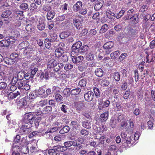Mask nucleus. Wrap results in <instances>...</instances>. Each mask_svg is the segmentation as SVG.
Here are the masks:
<instances>
[{
	"label": "nucleus",
	"mask_w": 155,
	"mask_h": 155,
	"mask_svg": "<svg viewBox=\"0 0 155 155\" xmlns=\"http://www.w3.org/2000/svg\"><path fill=\"white\" fill-rule=\"evenodd\" d=\"M48 68H53L55 71H58L63 67V64L59 63L56 59H52L48 62L47 65Z\"/></svg>",
	"instance_id": "1"
},
{
	"label": "nucleus",
	"mask_w": 155,
	"mask_h": 155,
	"mask_svg": "<svg viewBox=\"0 0 155 155\" xmlns=\"http://www.w3.org/2000/svg\"><path fill=\"white\" fill-rule=\"evenodd\" d=\"M35 118V116L32 112H29L24 115L22 119V121L23 123L25 124H31L33 122V121L34 120Z\"/></svg>",
	"instance_id": "2"
},
{
	"label": "nucleus",
	"mask_w": 155,
	"mask_h": 155,
	"mask_svg": "<svg viewBox=\"0 0 155 155\" xmlns=\"http://www.w3.org/2000/svg\"><path fill=\"white\" fill-rule=\"evenodd\" d=\"M77 55L76 52L75 51H72L71 52V55L73 57L72 60L73 62L76 64L82 62L84 59V57L82 56H79L75 57L74 54Z\"/></svg>",
	"instance_id": "3"
},
{
	"label": "nucleus",
	"mask_w": 155,
	"mask_h": 155,
	"mask_svg": "<svg viewBox=\"0 0 155 155\" xmlns=\"http://www.w3.org/2000/svg\"><path fill=\"white\" fill-rule=\"evenodd\" d=\"M114 45L113 42L109 41L103 45V48L107 54H109L111 52L110 49L113 47Z\"/></svg>",
	"instance_id": "4"
},
{
	"label": "nucleus",
	"mask_w": 155,
	"mask_h": 155,
	"mask_svg": "<svg viewBox=\"0 0 155 155\" xmlns=\"http://www.w3.org/2000/svg\"><path fill=\"white\" fill-rule=\"evenodd\" d=\"M64 145L65 147H69L71 146L74 147H76L79 145V143H78L77 140L74 141H68L64 143Z\"/></svg>",
	"instance_id": "5"
},
{
	"label": "nucleus",
	"mask_w": 155,
	"mask_h": 155,
	"mask_svg": "<svg viewBox=\"0 0 155 155\" xmlns=\"http://www.w3.org/2000/svg\"><path fill=\"white\" fill-rule=\"evenodd\" d=\"M30 131L31 128L28 127L26 125H23L19 130V132L21 134H27Z\"/></svg>",
	"instance_id": "6"
},
{
	"label": "nucleus",
	"mask_w": 155,
	"mask_h": 155,
	"mask_svg": "<svg viewBox=\"0 0 155 155\" xmlns=\"http://www.w3.org/2000/svg\"><path fill=\"white\" fill-rule=\"evenodd\" d=\"M84 98L85 100L87 101H91L93 98L94 94L91 91H89L84 94Z\"/></svg>",
	"instance_id": "7"
},
{
	"label": "nucleus",
	"mask_w": 155,
	"mask_h": 155,
	"mask_svg": "<svg viewBox=\"0 0 155 155\" xmlns=\"http://www.w3.org/2000/svg\"><path fill=\"white\" fill-rule=\"evenodd\" d=\"M38 28L40 31L43 30L45 28V25L44 20L40 19L37 23Z\"/></svg>",
	"instance_id": "8"
},
{
	"label": "nucleus",
	"mask_w": 155,
	"mask_h": 155,
	"mask_svg": "<svg viewBox=\"0 0 155 155\" xmlns=\"http://www.w3.org/2000/svg\"><path fill=\"white\" fill-rule=\"evenodd\" d=\"M117 147L115 145H112L110 146L108 151L106 155H114L116 150Z\"/></svg>",
	"instance_id": "9"
},
{
	"label": "nucleus",
	"mask_w": 155,
	"mask_h": 155,
	"mask_svg": "<svg viewBox=\"0 0 155 155\" xmlns=\"http://www.w3.org/2000/svg\"><path fill=\"white\" fill-rule=\"evenodd\" d=\"M35 50L34 46L33 45H30L27 46L25 49L23 51V54L24 55H26L29 53L31 51H33Z\"/></svg>",
	"instance_id": "10"
},
{
	"label": "nucleus",
	"mask_w": 155,
	"mask_h": 155,
	"mask_svg": "<svg viewBox=\"0 0 155 155\" xmlns=\"http://www.w3.org/2000/svg\"><path fill=\"white\" fill-rule=\"evenodd\" d=\"M76 108L77 110H81L85 109L87 105L85 103H76Z\"/></svg>",
	"instance_id": "11"
},
{
	"label": "nucleus",
	"mask_w": 155,
	"mask_h": 155,
	"mask_svg": "<svg viewBox=\"0 0 155 155\" xmlns=\"http://www.w3.org/2000/svg\"><path fill=\"white\" fill-rule=\"evenodd\" d=\"M110 104V101L108 100H106L104 102L100 101L99 104L98 108L100 110H101L105 107H108Z\"/></svg>",
	"instance_id": "12"
},
{
	"label": "nucleus",
	"mask_w": 155,
	"mask_h": 155,
	"mask_svg": "<svg viewBox=\"0 0 155 155\" xmlns=\"http://www.w3.org/2000/svg\"><path fill=\"white\" fill-rule=\"evenodd\" d=\"M82 2L81 1H79L74 5L73 7V9L74 11L78 12L81 8L82 7Z\"/></svg>",
	"instance_id": "13"
},
{
	"label": "nucleus",
	"mask_w": 155,
	"mask_h": 155,
	"mask_svg": "<svg viewBox=\"0 0 155 155\" xmlns=\"http://www.w3.org/2000/svg\"><path fill=\"white\" fill-rule=\"evenodd\" d=\"M73 23L78 29H79L81 26V23L80 18L74 19L73 20Z\"/></svg>",
	"instance_id": "14"
},
{
	"label": "nucleus",
	"mask_w": 155,
	"mask_h": 155,
	"mask_svg": "<svg viewBox=\"0 0 155 155\" xmlns=\"http://www.w3.org/2000/svg\"><path fill=\"white\" fill-rule=\"evenodd\" d=\"M12 150L13 151L12 153V155H20V153L19 152L20 150L19 146L18 145H15L14 144Z\"/></svg>",
	"instance_id": "15"
},
{
	"label": "nucleus",
	"mask_w": 155,
	"mask_h": 155,
	"mask_svg": "<svg viewBox=\"0 0 155 155\" xmlns=\"http://www.w3.org/2000/svg\"><path fill=\"white\" fill-rule=\"evenodd\" d=\"M82 45V43L81 41H78L74 44L72 46V51H75L78 50V51L79 50V49Z\"/></svg>",
	"instance_id": "16"
},
{
	"label": "nucleus",
	"mask_w": 155,
	"mask_h": 155,
	"mask_svg": "<svg viewBox=\"0 0 155 155\" xmlns=\"http://www.w3.org/2000/svg\"><path fill=\"white\" fill-rule=\"evenodd\" d=\"M45 92V91L43 88L41 87L39 88L38 90L35 91V95L38 96H40L41 97H42V96Z\"/></svg>",
	"instance_id": "17"
},
{
	"label": "nucleus",
	"mask_w": 155,
	"mask_h": 155,
	"mask_svg": "<svg viewBox=\"0 0 155 155\" xmlns=\"http://www.w3.org/2000/svg\"><path fill=\"white\" fill-rule=\"evenodd\" d=\"M106 15L108 18L111 20H113L115 18V14L110 11V10H107Z\"/></svg>",
	"instance_id": "18"
},
{
	"label": "nucleus",
	"mask_w": 155,
	"mask_h": 155,
	"mask_svg": "<svg viewBox=\"0 0 155 155\" xmlns=\"http://www.w3.org/2000/svg\"><path fill=\"white\" fill-rule=\"evenodd\" d=\"M19 8L22 10H26L28 8V4L23 1L20 3Z\"/></svg>",
	"instance_id": "19"
},
{
	"label": "nucleus",
	"mask_w": 155,
	"mask_h": 155,
	"mask_svg": "<svg viewBox=\"0 0 155 155\" xmlns=\"http://www.w3.org/2000/svg\"><path fill=\"white\" fill-rule=\"evenodd\" d=\"M64 53V50L61 48L56 49L55 51V55L58 58L60 57Z\"/></svg>",
	"instance_id": "20"
},
{
	"label": "nucleus",
	"mask_w": 155,
	"mask_h": 155,
	"mask_svg": "<svg viewBox=\"0 0 155 155\" xmlns=\"http://www.w3.org/2000/svg\"><path fill=\"white\" fill-rule=\"evenodd\" d=\"M94 54L93 51H90L87 55L86 59L88 61L93 60L94 58Z\"/></svg>",
	"instance_id": "21"
},
{
	"label": "nucleus",
	"mask_w": 155,
	"mask_h": 155,
	"mask_svg": "<svg viewBox=\"0 0 155 155\" xmlns=\"http://www.w3.org/2000/svg\"><path fill=\"white\" fill-rule=\"evenodd\" d=\"M23 12L22 11L18 10L15 12V15H16V19L17 20H20L22 18L20 16H23Z\"/></svg>",
	"instance_id": "22"
},
{
	"label": "nucleus",
	"mask_w": 155,
	"mask_h": 155,
	"mask_svg": "<svg viewBox=\"0 0 155 155\" xmlns=\"http://www.w3.org/2000/svg\"><path fill=\"white\" fill-rule=\"evenodd\" d=\"M108 116V112H106L101 115L100 118L101 119L102 121H105L107 119Z\"/></svg>",
	"instance_id": "23"
},
{
	"label": "nucleus",
	"mask_w": 155,
	"mask_h": 155,
	"mask_svg": "<svg viewBox=\"0 0 155 155\" xmlns=\"http://www.w3.org/2000/svg\"><path fill=\"white\" fill-rule=\"evenodd\" d=\"M55 13L53 11H50L48 12L47 15V18L48 20H50L52 19L54 17Z\"/></svg>",
	"instance_id": "24"
},
{
	"label": "nucleus",
	"mask_w": 155,
	"mask_h": 155,
	"mask_svg": "<svg viewBox=\"0 0 155 155\" xmlns=\"http://www.w3.org/2000/svg\"><path fill=\"white\" fill-rule=\"evenodd\" d=\"M41 78L42 79H45L46 80L48 79L49 77V73L48 72L45 71L41 73Z\"/></svg>",
	"instance_id": "25"
},
{
	"label": "nucleus",
	"mask_w": 155,
	"mask_h": 155,
	"mask_svg": "<svg viewBox=\"0 0 155 155\" xmlns=\"http://www.w3.org/2000/svg\"><path fill=\"white\" fill-rule=\"evenodd\" d=\"M95 73L96 76L99 77H100L103 76V71L101 69L98 68L95 70Z\"/></svg>",
	"instance_id": "26"
},
{
	"label": "nucleus",
	"mask_w": 155,
	"mask_h": 155,
	"mask_svg": "<svg viewBox=\"0 0 155 155\" xmlns=\"http://www.w3.org/2000/svg\"><path fill=\"white\" fill-rule=\"evenodd\" d=\"M96 130L97 134H101L105 131L106 130L105 128L104 125H102L101 127H98Z\"/></svg>",
	"instance_id": "27"
},
{
	"label": "nucleus",
	"mask_w": 155,
	"mask_h": 155,
	"mask_svg": "<svg viewBox=\"0 0 155 155\" xmlns=\"http://www.w3.org/2000/svg\"><path fill=\"white\" fill-rule=\"evenodd\" d=\"M18 90L16 92L17 96H18V95H20L21 96H23L24 95L25 93L26 92L25 91L23 88L20 87L19 88V87Z\"/></svg>",
	"instance_id": "28"
},
{
	"label": "nucleus",
	"mask_w": 155,
	"mask_h": 155,
	"mask_svg": "<svg viewBox=\"0 0 155 155\" xmlns=\"http://www.w3.org/2000/svg\"><path fill=\"white\" fill-rule=\"evenodd\" d=\"M81 91V89L77 88L71 90V93L72 95H75L78 94L80 93Z\"/></svg>",
	"instance_id": "29"
},
{
	"label": "nucleus",
	"mask_w": 155,
	"mask_h": 155,
	"mask_svg": "<svg viewBox=\"0 0 155 155\" xmlns=\"http://www.w3.org/2000/svg\"><path fill=\"white\" fill-rule=\"evenodd\" d=\"M119 54L120 51H117L111 53L110 57L111 59H115Z\"/></svg>",
	"instance_id": "30"
},
{
	"label": "nucleus",
	"mask_w": 155,
	"mask_h": 155,
	"mask_svg": "<svg viewBox=\"0 0 155 155\" xmlns=\"http://www.w3.org/2000/svg\"><path fill=\"white\" fill-rule=\"evenodd\" d=\"M11 12L9 10H6L4 12L2 15V17L3 18H8L11 15Z\"/></svg>",
	"instance_id": "31"
},
{
	"label": "nucleus",
	"mask_w": 155,
	"mask_h": 155,
	"mask_svg": "<svg viewBox=\"0 0 155 155\" xmlns=\"http://www.w3.org/2000/svg\"><path fill=\"white\" fill-rule=\"evenodd\" d=\"M55 99L58 102H60L63 100L62 96L59 94H57L55 96Z\"/></svg>",
	"instance_id": "32"
},
{
	"label": "nucleus",
	"mask_w": 155,
	"mask_h": 155,
	"mask_svg": "<svg viewBox=\"0 0 155 155\" xmlns=\"http://www.w3.org/2000/svg\"><path fill=\"white\" fill-rule=\"evenodd\" d=\"M29 45V43L27 41L22 42L20 43L19 46V47L21 49H23L24 50L25 49L27 46Z\"/></svg>",
	"instance_id": "33"
},
{
	"label": "nucleus",
	"mask_w": 155,
	"mask_h": 155,
	"mask_svg": "<svg viewBox=\"0 0 155 155\" xmlns=\"http://www.w3.org/2000/svg\"><path fill=\"white\" fill-rule=\"evenodd\" d=\"M114 78L116 81H119L120 78V76L119 73L117 71L115 72L114 74H112Z\"/></svg>",
	"instance_id": "34"
},
{
	"label": "nucleus",
	"mask_w": 155,
	"mask_h": 155,
	"mask_svg": "<svg viewBox=\"0 0 155 155\" xmlns=\"http://www.w3.org/2000/svg\"><path fill=\"white\" fill-rule=\"evenodd\" d=\"M70 130L69 127L68 126H64L60 131V133L61 134H64L68 132Z\"/></svg>",
	"instance_id": "35"
},
{
	"label": "nucleus",
	"mask_w": 155,
	"mask_h": 155,
	"mask_svg": "<svg viewBox=\"0 0 155 155\" xmlns=\"http://www.w3.org/2000/svg\"><path fill=\"white\" fill-rule=\"evenodd\" d=\"M131 137H129L127 138L126 139H125L124 140H123L122 142H124L123 146H126L127 144L128 145L130 144L131 141Z\"/></svg>",
	"instance_id": "36"
},
{
	"label": "nucleus",
	"mask_w": 155,
	"mask_h": 155,
	"mask_svg": "<svg viewBox=\"0 0 155 155\" xmlns=\"http://www.w3.org/2000/svg\"><path fill=\"white\" fill-rule=\"evenodd\" d=\"M129 19H131L132 22L135 24H137L138 22V16L137 14H134L131 18L130 17Z\"/></svg>",
	"instance_id": "37"
},
{
	"label": "nucleus",
	"mask_w": 155,
	"mask_h": 155,
	"mask_svg": "<svg viewBox=\"0 0 155 155\" xmlns=\"http://www.w3.org/2000/svg\"><path fill=\"white\" fill-rule=\"evenodd\" d=\"M108 29V26L107 24H105L102 26L100 30V32L103 33L105 32Z\"/></svg>",
	"instance_id": "38"
},
{
	"label": "nucleus",
	"mask_w": 155,
	"mask_h": 155,
	"mask_svg": "<svg viewBox=\"0 0 155 155\" xmlns=\"http://www.w3.org/2000/svg\"><path fill=\"white\" fill-rule=\"evenodd\" d=\"M7 96L8 99L12 100L16 98L17 96L16 92L14 93L11 92L8 94Z\"/></svg>",
	"instance_id": "39"
},
{
	"label": "nucleus",
	"mask_w": 155,
	"mask_h": 155,
	"mask_svg": "<svg viewBox=\"0 0 155 155\" xmlns=\"http://www.w3.org/2000/svg\"><path fill=\"white\" fill-rule=\"evenodd\" d=\"M82 126L87 129H89L91 127V123L88 121H84L83 122Z\"/></svg>",
	"instance_id": "40"
},
{
	"label": "nucleus",
	"mask_w": 155,
	"mask_h": 155,
	"mask_svg": "<svg viewBox=\"0 0 155 155\" xmlns=\"http://www.w3.org/2000/svg\"><path fill=\"white\" fill-rule=\"evenodd\" d=\"M116 120L114 118H112L110 122V125L112 128H114L116 125Z\"/></svg>",
	"instance_id": "41"
},
{
	"label": "nucleus",
	"mask_w": 155,
	"mask_h": 155,
	"mask_svg": "<svg viewBox=\"0 0 155 155\" xmlns=\"http://www.w3.org/2000/svg\"><path fill=\"white\" fill-rule=\"evenodd\" d=\"M69 35V33L67 31H64L62 32L60 35V37L61 39H64L68 37Z\"/></svg>",
	"instance_id": "42"
},
{
	"label": "nucleus",
	"mask_w": 155,
	"mask_h": 155,
	"mask_svg": "<svg viewBox=\"0 0 155 155\" xmlns=\"http://www.w3.org/2000/svg\"><path fill=\"white\" fill-rule=\"evenodd\" d=\"M19 104L20 106H25L27 105V102L25 98L21 99L19 101Z\"/></svg>",
	"instance_id": "43"
},
{
	"label": "nucleus",
	"mask_w": 155,
	"mask_h": 155,
	"mask_svg": "<svg viewBox=\"0 0 155 155\" xmlns=\"http://www.w3.org/2000/svg\"><path fill=\"white\" fill-rule=\"evenodd\" d=\"M86 84L87 81L86 79H82L79 81L78 84L80 86L84 87L86 86Z\"/></svg>",
	"instance_id": "44"
},
{
	"label": "nucleus",
	"mask_w": 155,
	"mask_h": 155,
	"mask_svg": "<svg viewBox=\"0 0 155 155\" xmlns=\"http://www.w3.org/2000/svg\"><path fill=\"white\" fill-rule=\"evenodd\" d=\"M37 8V6L34 3H32L29 6L30 10L31 12L34 11Z\"/></svg>",
	"instance_id": "45"
},
{
	"label": "nucleus",
	"mask_w": 155,
	"mask_h": 155,
	"mask_svg": "<svg viewBox=\"0 0 155 155\" xmlns=\"http://www.w3.org/2000/svg\"><path fill=\"white\" fill-rule=\"evenodd\" d=\"M42 8L43 10L46 12H48L50 11L51 7L48 4H45L43 6Z\"/></svg>",
	"instance_id": "46"
},
{
	"label": "nucleus",
	"mask_w": 155,
	"mask_h": 155,
	"mask_svg": "<svg viewBox=\"0 0 155 155\" xmlns=\"http://www.w3.org/2000/svg\"><path fill=\"white\" fill-rule=\"evenodd\" d=\"M61 91V88L57 86L53 87L52 89V91L54 93L60 92Z\"/></svg>",
	"instance_id": "47"
},
{
	"label": "nucleus",
	"mask_w": 155,
	"mask_h": 155,
	"mask_svg": "<svg viewBox=\"0 0 155 155\" xmlns=\"http://www.w3.org/2000/svg\"><path fill=\"white\" fill-rule=\"evenodd\" d=\"M18 55L15 53H14L10 55V58H12L15 61H17Z\"/></svg>",
	"instance_id": "48"
},
{
	"label": "nucleus",
	"mask_w": 155,
	"mask_h": 155,
	"mask_svg": "<svg viewBox=\"0 0 155 155\" xmlns=\"http://www.w3.org/2000/svg\"><path fill=\"white\" fill-rule=\"evenodd\" d=\"M103 6V4L101 2H98L94 6V9L97 10L100 9Z\"/></svg>",
	"instance_id": "49"
},
{
	"label": "nucleus",
	"mask_w": 155,
	"mask_h": 155,
	"mask_svg": "<svg viewBox=\"0 0 155 155\" xmlns=\"http://www.w3.org/2000/svg\"><path fill=\"white\" fill-rule=\"evenodd\" d=\"M70 91V89L68 88L65 89L63 92V94L65 97L68 96L69 95V93Z\"/></svg>",
	"instance_id": "50"
},
{
	"label": "nucleus",
	"mask_w": 155,
	"mask_h": 155,
	"mask_svg": "<svg viewBox=\"0 0 155 155\" xmlns=\"http://www.w3.org/2000/svg\"><path fill=\"white\" fill-rule=\"evenodd\" d=\"M45 47L47 48H50L51 45V42L48 39H46L45 41Z\"/></svg>",
	"instance_id": "51"
},
{
	"label": "nucleus",
	"mask_w": 155,
	"mask_h": 155,
	"mask_svg": "<svg viewBox=\"0 0 155 155\" xmlns=\"http://www.w3.org/2000/svg\"><path fill=\"white\" fill-rule=\"evenodd\" d=\"M127 55V54L126 53H123L118 58V61H122L125 59Z\"/></svg>",
	"instance_id": "52"
},
{
	"label": "nucleus",
	"mask_w": 155,
	"mask_h": 155,
	"mask_svg": "<svg viewBox=\"0 0 155 155\" xmlns=\"http://www.w3.org/2000/svg\"><path fill=\"white\" fill-rule=\"evenodd\" d=\"M48 101L47 99L41 100L39 102L38 105L41 107H43L45 105L48 103Z\"/></svg>",
	"instance_id": "53"
},
{
	"label": "nucleus",
	"mask_w": 155,
	"mask_h": 155,
	"mask_svg": "<svg viewBox=\"0 0 155 155\" xmlns=\"http://www.w3.org/2000/svg\"><path fill=\"white\" fill-rule=\"evenodd\" d=\"M18 79L17 77L14 76L11 80V83L12 84H15L17 83L18 81Z\"/></svg>",
	"instance_id": "54"
},
{
	"label": "nucleus",
	"mask_w": 155,
	"mask_h": 155,
	"mask_svg": "<svg viewBox=\"0 0 155 155\" xmlns=\"http://www.w3.org/2000/svg\"><path fill=\"white\" fill-rule=\"evenodd\" d=\"M24 84H25V83H23V81L22 80H21V79H19L18 80L17 84L18 86V88H19V87L20 88L23 87L24 85Z\"/></svg>",
	"instance_id": "55"
},
{
	"label": "nucleus",
	"mask_w": 155,
	"mask_h": 155,
	"mask_svg": "<svg viewBox=\"0 0 155 155\" xmlns=\"http://www.w3.org/2000/svg\"><path fill=\"white\" fill-rule=\"evenodd\" d=\"M99 15L100 14L99 12H97L95 14H94L93 17L92 18L95 20H97V21L98 22L99 20Z\"/></svg>",
	"instance_id": "56"
},
{
	"label": "nucleus",
	"mask_w": 155,
	"mask_h": 155,
	"mask_svg": "<svg viewBox=\"0 0 155 155\" xmlns=\"http://www.w3.org/2000/svg\"><path fill=\"white\" fill-rule=\"evenodd\" d=\"M73 66L71 64H67L65 66L64 68L66 71H69L73 68Z\"/></svg>",
	"instance_id": "57"
},
{
	"label": "nucleus",
	"mask_w": 155,
	"mask_h": 155,
	"mask_svg": "<svg viewBox=\"0 0 155 155\" xmlns=\"http://www.w3.org/2000/svg\"><path fill=\"white\" fill-rule=\"evenodd\" d=\"M7 86L6 83L4 82H0V89L1 90H4Z\"/></svg>",
	"instance_id": "58"
},
{
	"label": "nucleus",
	"mask_w": 155,
	"mask_h": 155,
	"mask_svg": "<svg viewBox=\"0 0 155 155\" xmlns=\"http://www.w3.org/2000/svg\"><path fill=\"white\" fill-rule=\"evenodd\" d=\"M8 41H9V43L10 44H12L14 43L15 41V39L14 37H11L8 38H7Z\"/></svg>",
	"instance_id": "59"
},
{
	"label": "nucleus",
	"mask_w": 155,
	"mask_h": 155,
	"mask_svg": "<svg viewBox=\"0 0 155 155\" xmlns=\"http://www.w3.org/2000/svg\"><path fill=\"white\" fill-rule=\"evenodd\" d=\"M94 93L95 95L97 97L99 96L100 94L99 89L97 87H95L94 88Z\"/></svg>",
	"instance_id": "60"
},
{
	"label": "nucleus",
	"mask_w": 155,
	"mask_h": 155,
	"mask_svg": "<svg viewBox=\"0 0 155 155\" xmlns=\"http://www.w3.org/2000/svg\"><path fill=\"white\" fill-rule=\"evenodd\" d=\"M48 153L49 155H57V152L53 149H50L48 151Z\"/></svg>",
	"instance_id": "61"
},
{
	"label": "nucleus",
	"mask_w": 155,
	"mask_h": 155,
	"mask_svg": "<svg viewBox=\"0 0 155 155\" xmlns=\"http://www.w3.org/2000/svg\"><path fill=\"white\" fill-rule=\"evenodd\" d=\"M65 18V16L64 15H61L58 17L56 18V20L57 21L59 22H61L64 20Z\"/></svg>",
	"instance_id": "62"
},
{
	"label": "nucleus",
	"mask_w": 155,
	"mask_h": 155,
	"mask_svg": "<svg viewBox=\"0 0 155 155\" xmlns=\"http://www.w3.org/2000/svg\"><path fill=\"white\" fill-rule=\"evenodd\" d=\"M124 116L123 114L120 115L118 117L117 120L119 122H121L125 120L124 119Z\"/></svg>",
	"instance_id": "63"
},
{
	"label": "nucleus",
	"mask_w": 155,
	"mask_h": 155,
	"mask_svg": "<svg viewBox=\"0 0 155 155\" xmlns=\"http://www.w3.org/2000/svg\"><path fill=\"white\" fill-rule=\"evenodd\" d=\"M110 82L106 79L103 80L101 81V84L104 86H107L109 84Z\"/></svg>",
	"instance_id": "64"
}]
</instances>
